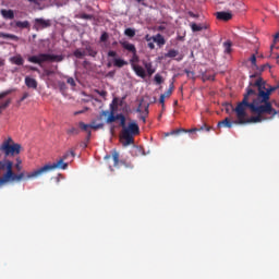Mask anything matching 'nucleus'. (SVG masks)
<instances>
[{
	"label": "nucleus",
	"instance_id": "obj_1",
	"mask_svg": "<svg viewBox=\"0 0 279 279\" xmlns=\"http://www.w3.org/2000/svg\"><path fill=\"white\" fill-rule=\"evenodd\" d=\"M69 156H72L73 158L75 157V153L71 150L70 153H66L62 158H60L57 162L45 165L44 167L28 173L23 171L17 174L13 171V161L4 159V161L0 162V185L5 183L37 179L43 174L49 171H53L56 169L66 170V168H69V163L63 162V160L69 158Z\"/></svg>",
	"mask_w": 279,
	"mask_h": 279
},
{
	"label": "nucleus",
	"instance_id": "obj_2",
	"mask_svg": "<svg viewBox=\"0 0 279 279\" xmlns=\"http://www.w3.org/2000/svg\"><path fill=\"white\" fill-rule=\"evenodd\" d=\"M255 95V90L252 88H245V93L243 95V99L238 102L235 108H232V111L235 113L236 121L235 123H240V125H246V124H257L265 121V118L262 116L269 114L272 111H256L253 110L252 106L260 107L262 105L258 102H255L251 99V96Z\"/></svg>",
	"mask_w": 279,
	"mask_h": 279
},
{
	"label": "nucleus",
	"instance_id": "obj_3",
	"mask_svg": "<svg viewBox=\"0 0 279 279\" xmlns=\"http://www.w3.org/2000/svg\"><path fill=\"white\" fill-rule=\"evenodd\" d=\"M278 88L279 85L277 87L266 88V83L263 81V78H256L254 83H250V86L245 89H251L255 93L254 95L250 96L251 101H255V104L262 105H251L252 110L257 112H275V108L270 101V96Z\"/></svg>",
	"mask_w": 279,
	"mask_h": 279
},
{
	"label": "nucleus",
	"instance_id": "obj_4",
	"mask_svg": "<svg viewBox=\"0 0 279 279\" xmlns=\"http://www.w3.org/2000/svg\"><path fill=\"white\" fill-rule=\"evenodd\" d=\"M122 132L120 136V142L122 147H129L130 145H134V137L140 135L141 130L136 121H131L125 123V118L123 121V125H121Z\"/></svg>",
	"mask_w": 279,
	"mask_h": 279
},
{
	"label": "nucleus",
	"instance_id": "obj_5",
	"mask_svg": "<svg viewBox=\"0 0 279 279\" xmlns=\"http://www.w3.org/2000/svg\"><path fill=\"white\" fill-rule=\"evenodd\" d=\"M22 146L13 141L12 137H7L2 144H0V154L4 157H11L21 154Z\"/></svg>",
	"mask_w": 279,
	"mask_h": 279
},
{
	"label": "nucleus",
	"instance_id": "obj_6",
	"mask_svg": "<svg viewBox=\"0 0 279 279\" xmlns=\"http://www.w3.org/2000/svg\"><path fill=\"white\" fill-rule=\"evenodd\" d=\"M64 57L62 54H51V53H39L37 56H32L28 58V62L41 65L45 62H62Z\"/></svg>",
	"mask_w": 279,
	"mask_h": 279
},
{
	"label": "nucleus",
	"instance_id": "obj_7",
	"mask_svg": "<svg viewBox=\"0 0 279 279\" xmlns=\"http://www.w3.org/2000/svg\"><path fill=\"white\" fill-rule=\"evenodd\" d=\"M135 112L140 113V120L146 123V118L149 114V104L143 102V101L140 102V106H137V109H135Z\"/></svg>",
	"mask_w": 279,
	"mask_h": 279
},
{
	"label": "nucleus",
	"instance_id": "obj_8",
	"mask_svg": "<svg viewBox=\"0 0 279 279\" xmlns=\"http://www.w3.org/2000/svg\"><path fill=\"white\" fill-rule=\"evenodd\" d=\"M11 94V90H4L0 93V113H2L11 104V99H5L7 96Z\"/></svg>",
	"mask_w": 279,
	"mask_h": 279
},
{
	"label": "nucleus",
	"instance_id": "obj_9",
	"mask_svg": "<svg viewBox=\"0 0 279 279\" xmlns=\"http://www.w3.org/2000/svg\"><path fill=\"white\" fill-rule=\"evenodd\" d=\"M51 25L50 20H44L43 17H37L34 21V29L41 31Z\"/></svg>",
	"mask_w": 279,
	"mask_h": 279
},
{
	"label": "nucleus",
	"instance_id": "obj_10",
	"mask_svg": "<svg viewBox=\"0 0 279 279\" xmlns=\"http://www.w3.org/2000/svg\"><path fill=\"white\" fill-rule=\"evenodd\" d=\"M238 120H231L229 117L225 118L222 121H219L217 126L232 129L233 125H241V123L236 122Z\"/></svg>",
	"mask_w": 279,
	"mask_h": 279
},
{
	"label": "nucleus",
	"instance_id": "obj_11",
	"mask_svg": "<svg viewBox=\"0 0 279 279\" xmlns=\"http://www.w3.org/2000/svg\"><path fill=\"white\" fill-rule=\"evenodd\" d=\"M124 118H125L124 114L118 113V114L114 116V112L111 111L110 114H109V117H108L107 120H106V123L109 124V123L116 122L117 120H121V126H124Z\"/></svg>",
	"mask_w": 279,
	"mask_h": 279
},
{
	"label": "nucleus",
	"instance_id": "obj_12",
	"mask_svg": "<svg viewBox=\"0 0 279 279\" xmlns=\"http://www.w3.org/2000/svg\"><path fill=\"white\" fill-rule=\"evenodd\" d=\"M0 14H2V19H4V21H13V19H15L13 10L2 9L0 10Z\"/></svg>",
	"mask_w": 279,
	"mask_h": 279
},
{
	"label": "nucleus",
	"instance_id": "obj_13",
	"mask_svg": "<svg viewBox=\"0 0 279 279\" xmlns=\"http://www.w3.org/2000/svg\"><path fill=\"white\" fill-rule=\"evenodd\" d=\"M166 58H170V59H173L175 58V60L178 62L182 61L183 59V56L182 54H179V51L178 50H174V49H171L169 50L166 54H165Z\"/></svg>",
	"mask_w": 279,
	"mask_h": 279
},
{
	"label": "nucleus",
	"instance_id": "obj_14",
	"mask_svg": "<svg viewBox=\"0 0 279 279\" xmlns=\"http://www.w3.org/2000/svg\"><path fill=\"white\" fill-rule=\"evenodd\" d=\"M216 16L219 21H231L233 15L231 12L219 11L216 13Z\"/></svg>",
	"mask_w": 279,
	"mask_h": 279
},
{
	"label": "nucleus",
	"instance_id": "obj_15",
	"mask_svg": "<svg viewBox=\"0 0 279 279\" xmlns=\"http://www.w3.org/2000/svg\"><path fill=\"white\" fill-rule=\"evenodd\" d=\"M119 44L122 46V48L126 51H130L131 53H136V47L133 44H130L129 41H122L120 40Z\"/></svg>",
	"mask_w": 279,
	"mask_h": 279
},
{
	"label": "nucleus",
	"instance_id": "obj_16",
	"mask_svg": "<svg viewBox=\"0 0 279 279\" xmlns=\"http://www.w3.org/2000/svg\"><path fill=\"white\" fill-rule=\"evenodd\" d=\"M131 68H133V71H135V75H137L142 78L146 77V72L142 66L136 65V64H131Z\"/></svg>",
	"mask_w": 279,
	"mask_h": 279
},
{
	"label": "nucleus",
	"instance_id": "obj_17",
	"mask_svg": "<svg viewBox=\"0 0 279 279\" xmlns=\"http://www.w3.org/2000/svg\"><path fill=\"white\" fill-rule=\"evenodd\" d=\"M25 85L28 88L37 89L38 83H37L36 78H32L31 76H26L25 77Z\"/></svg>",
	"mask_w": 279,
	"mask_h": 279
},
{
	"label": "nucleus",
	"instance_id": "obj_18",
	"mask_svg": "<svg viewBox=\"0 0 279 279\" xmlns=\"http://www.w3.org/2000/svg\"><path fill=\"white\" fill-rule=\"evenodd\" d=\"M153 40L154 43H156L158 45V47H163L166 45V39L161 34H157L155 36H153Z\"/></svg>",
	"mask_w": 279,
	"mask_h": 279
},
{
	"label": "nucleus",
	"instance_id": "obj_19",
	"mask_svg": "<svg viewBox=\"0 0 279 279\" xmlns=\"http://www.w3.org/2000/svg\"><path fill=\"white\" fill-rule=\"evenodd\" d=\"M129 63L121 59V58H114L112 59V65L119 69H122L123 66L128 65Z\"/></svg>",
	"mask_w": 279,
	"mask_h": 279
},
{
	"label": "nucleus",
	"instance_id": "obj_20",
	"mask_svg": "<svg viewBox=\"0 0 279 279\" xmlns=\"http://www.w3.org/2000/svg\"><path fill=\"white\" fill-rule=\"evenodd\" d=\"M195 132H197V129H192V130H189V131H186L184 129H179V130L171 131L170 135H179L181 133H190L191 134V133H195Z\"/></svg>",
	"mask_w": 279,
	"mask_h": 279
},
{
	"label": "nucleus",
	"instance_id": "obj_21",
	"mask_svg": "<svg viewBox=\"0 0 279 279\" xmlns=\"http://www.w3.org/2000/svg\"><path fill=\"white\" fill-rule=\"evenodd\" d=\"M10 61H11L13 64H16V65H23V64H24V59L22 58L21 54L15 56V57H12V58L10 59Z\"/></svg>",
	"mask_w": 279,
	"mask_h": 279
},
{
	"label": "nucleus",
	"instance_id": "obj_22",
	"mask_svg": "<svg viewBox=\"0 0 279 279\" xmlns=\"http://www.w3.org/2000/svg\"><path fill=\"white\" fill-rule=\"evenodd\" d=\"M191 28H192V32H202L203 29H206V28H208V26H206V25H202V24H196V23H192L191 24Z\"/></svg>",
	"mask_w": 279,
	"mask_h": 279
},
{
	"label": "nucleus",
	"instance_id": "obj_23",
	"mask_svg": "<svg viewBox=\"0 0 279 279\" xmlns=\"http://www.w3.org/2000/svg\"><path fill=\"white\" fill-rule=\"evenodd\" d=\"M74 57L77 58V59H83L84 57L87 56V52L86 50H81V49H76L74 52H73Z\"/></svg>",
	"mask_w": 279,
	"mask_h": 279
},
{
	"label": "nucleus",
	"instance_id": "obj_24",
	"mask_svg": "<svg viewBox=\"0 0 279 279\" xmlns=\"http://www.w3.org/2000/svg\"><path fill=\"white\" fill-rule=\"evenodd\" d=\"M0 38L12 39V40H15V41L19 40V37L16 35L7 34V33H0Z\"/></svg>",
	"mask_w": 279,
	"mask_h": 279
},
{
	"label": "nucleus",
	"instance_id": "obj_25",
	"mask_svg": "<svg viewBox=\"0 0 279 279\" xmlns=\"http://www.w3.org/2000/svg\"><path fill=\"white\" fill-rule=\"evenodd\" d=\"M145 69L147 70V73L149 76H151L155 72L156 69H154L153 64L149 62H144Z\"/></svg>",
	"mask_w": 279,
	"mask_h": 279
},
{
	"label": "nucleus",
	"instance_id": "obj_26",
	"mask_svg": "<svg viewBox=\"0 0 279 279\" xmlns=\"http://www.w3.org/2000/svg\"><path fill=\"white\" fill-rule=\"evenodd\" d=\"M85 52L87 56L93 57V58H96V56L98 54V52L96 50H94V48L90 46H87L85 48Z\"/></svg>",
	"mask_w": 279,
	"mask_h": 279
},
{
	"label": "nucleus",
	"instance_id": "obj_27",
	"mask_svg": "<svg viewBox=\"0 0 279 279\" xmlns=\"http://www.w3.org/2000/svg\"><path fill=\"white\" fill-rule=\"evenodd\" d=\"M78 126L82 131H84L85 133H89L92 132V128H90V124H86L84 122H80L78 123Z\"/></svg>",
	"mask_w": 279,
	"mask_h": 279
},
{
	"label": "nucleus",
	"instance_id": "obj_28",
	"mask_svg": "<svg viewBox=\"0 0 279 279\" xmlns=\"http://www.w3.org/2000/svg\"><path fill=\"white\" fill-rule=\"evenodd\" d=\"M124 35L133 38L136 35V31L134 28L128 27L124 29Z\"/></svg>",
	"mask_w": 279,
	"mask_h": 279
},
{
	"label": "nucleus",
	"instance_id": "obj_29",
	"mask_svg": "<svg viewBox=\"0 0 279 279\" xmlns=\"http://www.w3.org/2000/svg\"><path fill=\"white\" fill-rule=\"evenodd\" d=\"M15 25L19 27V28H28L29 27V22L28 21H17L15 23Z\"/></svg>",
	"mask_w": 279,
	"mask_h": 279
},
{
	"label": "nucleus",
	"instance_id": "obj_30",
	"mask_svg": "<svg viewBox=\"0 0 279 279\" xmlns=\"http://www.w3.org/2000/svg\"><path fill=\"white\" fill-rule=\"evenodd\" d=\"M223 48H225V53H231L232 51V43L231 41H226L223 43Z\"/></svg>",
	"mask_w": 279,
	"mask_h": 279
},
{
	"label": "nucleus",
	"instance_id": "obj_31",
	"mask_svg": "<svg viewBox=\"0 0 279 279\" xmlns=\"http://www.w3.org/2000/svg\"><path fill=\"white\" fill-rule=\"evenodd\" d=\"M119 158H120L119 153L118 151H113L112 153L113 166H118L119 165Z\"/></svg>",
	"mask_w": 279,
	"mask_h": 279
},
{
	"label": "nucleus",
	"instance_id": "obj_32",
	"mask_svg": "<svg viewBox=\"0 0 279 279\" xmlns=\"http://www.w3.org/2000/svg\"><path fill=\"white\" fill-rule=\"evenodd\" d=\"M66 83L71 85V87L76 86L75 78H73V76H66Z\"/></svg>",
	"mask_w": 279,
	"mask_h": 279
},
{
	"label": "nucleus",
	"instance_id": "obj_33",
	"mask_svg": "<svg viewBox=\"0 0 279 279\" xmlns=\"http://www.w3.org/2000/svg\"><path fill=\"white\" fill-rule=\"evenodd\" d=\"M68 134L69 135H78L80 134V130L76 128H71L68 130Z\"/></svg>",
	"mask_w": 279,
	"mask_h": 279
},
{
	"label": "nucleus",
	"instance_id": "obj_34",
	"mask_svg": "<svg viewBox=\"0 0 279 279\" xmlns=\"http://www.w3.org/2000/svg\"><path fill=\"white\" fill-rule=\"evenodd\" d=\"M96 93L101 97V98H106L108 96V92L105 89H96Z\"/></svg>",
	"mask_w": 279,
	"mask_h": 279
},
{
	"label": "nucleus",
	"instance_id": "obj_35",
	"mask_svg": "<svg viewBox=\"0 0 279 279\" xmlns=\"http://www.w3.org/2000/svg\"><path fill=\"white\" fill-rule=\"evenodd\" d=\"M99 129H104V123H98V124L92 123L90 124V130H99Z\"/></svg>",
	"mask_w": 279,
	"mask_h": 279
},
{
	"label": "nucleus",
	"instance_id": "obj_36",
	"mask_svg": "<svg viewBox=\"0 0 279 279\" xmlns=\"http://www.w3.org/2000/svg\"><path fill=\"white\" fill-rule=\"evenodd\" d=\"M15 168L17 169V171H21L23 169V167H22V159L20 157L16 158Z\"/></svg>",
	"mask_w": 279,
	"mask_h": 279
},
{
	"label": "nucleus",
	"instance_id": "obj_37",
	"mask_svg": "<svg viewBox=\"0 0 279 279\" xmlns=\"http://www.w3.org/2000/svg\"><path fill=\"white\" fill-rule=\"evenodd\" d=\"M109 39V34L107 32H104L100 36V41L105 43Z\"/></svg>",
	"mask_w": 279,
	"mask_h": 279
},
{
	"label": "nucleus",
	"instance_id": "obj_38",
	"mask_svg": "<svg viewBox=\"0 0 279 279\" xmlns=\"http://www.w3.org/2000/svg\"><path fill=\"white\" fill-rule=\"evenodd\" d=\"M155 82H156L158 85L162 84V82H163L162 76L159 75V74H156V76H155Z\"/></svg>",
	"mask_w": 279,
	"mask_h": 279
},
{
	"label": "nucleus",
	"instance_id": "obj_39",
	"mask_svg": "<svg viewBox=\"0 0 279 279\" xmlns=\"http://www.w3.org/2000/svg\"><path fill=\"white\" fill-rule=\"evenodd\" d=\"M203 80L204 81H215L216 80V76H214V75H203Z\"/></svg>",
	"mask_w": 279,
	"mask_h": 279
},
{
	"label": "nucleus",
	"instance_id": "obj_40",
	"mask_svg": "<svg viewBox=\"0 0 279 279\" xmlns=\"http://www.w3.org/2000/svg\"><path fill=\"white\" fill-rule=\"evenodd\" d=\"M117 56H118L117 51H113V50H109L107 53L108 58H116Z\"/></svg>",
	"mask_w": 279,
	"mask_h": 279
},
{
	"label": "nucleus",
	"instance_id": "obj_41",
	"mask_svg": "<svg viewBox=\"0 0 279 279\" xmlns=\"http://www.w3.org/2000/svg\"><path fill=\"white\" fill-rule=\"evenodd\" d=\"M135 62H138L137 52L133 53V58H131V64H134Z\"/></svg>",
	"mask_w": 279,
	"mask_h": 279
},
{
	"label": "nucleus",
	"instance_id": "obj_42",
	"mask_svg": "<svg viewBox=\"0 0 279 279\" xmlns=\"http://www.w3.org/2000/svg\"><path fill=\"white\" fill-rule=\"evenodd\" d=\"M184 73L186 74V76L189 77V78H194V72H192V71H189V70H184Z\"/></svg>",
	"mask_w": 279,
	"mask_h": 279
},
{
	"label": "nucleus",
	"instance_id": "obj_43",
	"mask_svg": "<svg viewBox=\"0 0 279 279\" xmlns=\"http://www.w3.org/2000/svg\"><path fill=\"white\" fill-rule=\"evenodd\" d=\"M250 61H251V64H252V65L256 66V62H257L256 56L253 54V56L250 58Z\"/></svg>",
	"mask_w": 279,
	"mask_h": 279
},
{
	"label": "nucleus",
	"instance_id": "obj_44",
	"mask_svg": "<svg viewBox=\"0 0 279 279\" xmlns=\"http://www.w3.org/2000/svg\"><path fill=\"white\" fill-rule=\"evenodd\" d=\"M81 19H84L86 21H90L93 19V15H90V14H82Z\"/></svg>",
	"mask_w": 279,
	"mask_h": 279
},
{
	"label": "nucleus",
	"instance_id": "obj_45",
	"mask_svg": "<svg viewBox=\"0 0 279 279\" xmlns=\"http://www.w3.org/2000/svg\"><path fill=\"white\" fill-rule=\"evenodd\" d=\"M27 2L32 3V4H35L37 7L40 5V0H27Z\"/></svg>",
	"mask_w": 279,
	"mask_h": 279
},
{
	"label": "nucleus",
	"instance_id": "obj_46",
	"mask_svg": "<svg viewBox=\"0 0 279 279\" xmlns=\"http://www.w3.org/2000/svg\"><path fill=\"white\" fill-rule=\"evenodd\" d=\"M172 92L171 90H166L161 96H165V98H169L171 96Z\"/></svg>",
	"mask_w": 279,
	"mask_h": 279
},
{
	"label": "nucleus",
	"instance_id": "obj_47",
	"mask_svg": "<svg viewBox=\"0 0 279 279\" xmlns=\"http://www.w3.org/2000/svg\"><path fill=\"white\" fill-rule=\"evenodd\" d=\"M29 97V93L25 92L21 98V101H24L25 99H27Z\"/></svg>",
	"mask_w": 279,
	"mask_h": 279
},
{
	"label": "nucleus",
	"instance_id": "obj_48",
	"mask_svg": "<svg viewBox=\"0 0 279 279\" xmlns=\"http://www.w3.org/2000/svg\"><path fill=\"white\" fill-rule=\"evenodd\" d=\"M165 95H160L159 102L162 105V108L165 109Z\"/></svg>",
	"mask_w": 279,
	"mask_h": 279
},
{
	"label": "nucleus",
	"instance_id": "obj_49",
	"mask_svg": "<svg viewBox=\"0 0 279 279\" xmlns=\"http://www.w3.org/2000/svg\"><path fill=\"white\" fill-rule=\"evenodd\" d=\"M189 16H191V19H198V14L193 13L192 11L189 12Z\"/></svg>",
	"mask_w": 279,
	"mask_h": 279
},
{
	"label": "nucleus",
	"instance_id": "obj_50",
	"mask_svg": "<svg viewBox=\"0 0 279 279\" xmlns=\"http://www.w3.org/2000/svg\"><path fill=\"white\" fill-rule=\"evenodd\" d=\"M268 116H272V117L279 116V110L275 109V111L268 113Z\"/></svg>",
	"mask_w": 279,
	"mask_h": 279
},
{
	"label": "nucleus",
	"instance_id": "obj_51",
	"mask_svg": "<svg viewBox=\"0 0 279 279\" xmlns=\"http://www.w3.org/2000/svg\"><path fill=\"white\" fill-rule=\"evenodd\" d=\"M59 87L61 90L66 88V84L65 83H59Z\"/></svg>",
	"mask_w": 279,
	"mask_h": 279
},
{
	"label": "nucleus",
	"instance_id": "obj_52",
	"mask_svg": "<svg viewBox=\"0 0 279 279\" xmlns=\"http://www.w3.org/2000/svg\"><path fill=\"white\" fill-rule=\"evenodd\" d=\"M92 138V131H88L87 132V137H86V141L89 142Z\"/></svg>",
	"mask_w": 279,
	"mask_h": 279
},
{
	"label": "nucleus",
	"instance_id": "obj_53",
	"mask_svg": "<svg viewBox=\"0 0 279 279\" xmlns=\"http://www.w3.org/2000/svg\"><path fill=\"white\" fill-rule=\"evenodd\" d=\"M145 39H146L147 41H150V40H153V36L146 35V36H145Z\"/></svg>",
	"mask_w": 279,
	"mask_h": 279
},
{
	"label": "nucleus",
	"instance_id": "obj_54",
	"mask_svg": "<svg viewBox=\"0 0 279 279\" xmlns=\"http://www.w3.org/2000/svg\"><path fill=\"white\" fill-rule=\"evenodd\" d=\"M148 47H149L151 50H154V49H155V44H154V43H149V44H148Z\"/></svg>",
	"mask_w": 279,
	"mask_h": 279
},
{
	"label": "nucleus",
	"instance_id": "obj_55",
	"mask_svg": "<svg viewBox=\"0 0 279 279\" xmlns=\"http://www.w3.org/2000/svg\"><path fill=\"white\" fill-rule=\"evenodd\" d=\"M173 89H174V85H173V81H172V83L170 84V87L168 88V90L173 92Z\"/></svg>",
	"mask_w": 279,
	"mask_h": 279
},
{
	"label": "nucleus",
	"instance_id": "obj_56",
	"mask_svg": "<svg viewBox=\"0 0 279 279\" xmlns=\"http://www.w3.org/2000/svg\"><path fill=\"white\" fill-rule=\"evenodd\" d=\"M112 65H113V60L108 61L107 66H108V68H111Z\"/></svg>",
	"mask_w": 279,
	"mask_h": 279
},
{
	"label": "nucleus",
	"instance_id": "obj_57",
	"mask_svg": "<svg viewBox=\"0 0 279 279\" xmlns=\"http://www.w3.org/2000/svg\"><path fill=\"white\" fill-rule=\"evenodd\" d=\"M136 1H137V3H141L142 5L145 7V3H144L145 0H136Z\"/></svg>",
	"mask_w": 279,
	"mask_h": 279
},
{
	"label": "nucleus",
	"instance_id": "obj_58",
	"mask_svg": "<svg viewBox=\"0 0 279 279\" xmlns=\"http://www.w3.org/2000/svg\"><path fill=\"white\" fill-rule=\"evenodd\" d=\"M82 113H84V111H83V110H81V111H76L74 114H75V116H78V114H82Z\"/></svg>",
	"mask_w": 279,
	"mask_h": 279
},
{
	"label": "nucleus",
	"instance_id": "obj_59",
	"mask_svg": "<svg viewBox=\"0 0 279 279\" xmlns=\"http://www.w3.org/2000/svg\"><path fill=\"white\" fill-rule=\"evenodd\" d=\"M278 38H279V33H277V34L275 35V41H277Z\"/></svg>",
	"mask_w": 279,
	"mask_h": 279
},
{
	"label": "nucleus",
	"instance_id": "obj_60",
	"mask_svg": "<svg viewBox=\"0 0 279 279\" xmlns=\"http://www.w3.org/2000/svg\"><path fill=\"white\" fill-rule=\"evenodd\" d=\"M165 28H166L165 26L160 25V26L158 27V31H163Z\"/></svg>",
	"mask_w": 279,
	"mask_h": 279
},
{
	"label": "nucleus",
	"instance_id": "obj_61",
	"mask_svg": "<svg viewBox=\"0 0 279 279\" xmlns=\"http://www.w3.org/2000/svg\"><path fill=\"white\" fill-rule=\"evenodd\" d=\"M117 102H118V98L114 97V98L112 99V104H117Z\"/></svg>",
	"mask_w": 279,
	"mask_h": 279
},
{
	"label": "nucleus",
	"instance_id": "obj_62",
	"mask_svg": "<svg viewBox=\"0 0 279 279\" xmlns=\"http://www.w3.org/2000/svg\"><path fill=\"white\" fill-rule=\"evenodd\" d=\"M107 158H111V156H109V155H106V156H105V159H107Z\"/></svg>",
	"mask_w": 279,
	"mask_h": 279
},
{
	"label": "nucleus",
	"instance_id": "obj_63",
	"mask_svg": "<svg viewBox=\"0 0 279 279\" xmlns=\"http://www.w3.org/2000/svg\"><path fill=\"white\" fill-rule=\"evenodd\" d=\"M277 62H278V64H279V56L277 57Z\"/></svg>",
	"mask_w": 279,
	"mask_h": 279
},
{
	"label": "nucleus",
	"instance_id": "obj_64",
	"mask_svg": "<svg viewBox=\"0 0 279 279\" xmlns=\"http://www.w3.org/2000/svg\"><path fill=\"white\" fill-rule=\"evenodd\" d=\"M32 70H33V71H37V69H36V68H32Z\"/></svg>",
	"mask_w": 279,
	"mask_h": 279
}]
</instances>
